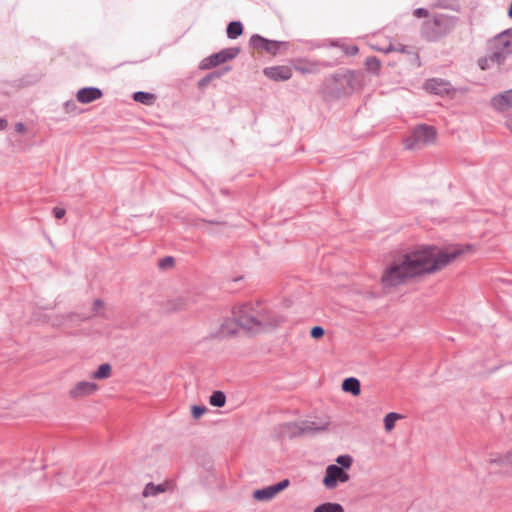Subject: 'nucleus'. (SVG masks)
Returning <instances> with one entry per match:
<instances>
[{
	"mask_svg": "<svg viewBox=\"0 0 512 512\" xmlns=\"http://www.w3.org/2000/svg\"><path fill=\"white\" fill-rule=\"evenodd\" d=\"M469 246L454 245L444 250L433 245H423L394 259L384 270L381 282L384 287H396L423 274L443 269L462 255Z\"/></svg>",
	"mask_w": 512,
	"mask_h": 512,
	"instance_id": "obj_1",
	"label": "nucleus"
},
{
	"mask_svg": "<svg viewBox=\"0 0 512 512\" xmlns=\"http://www.w3.org/2000/svg\"><path fill=\"white\" fill-rule=\"evenodd\" d=\"M233 315V319H226L221 324L218 331L219 337H230L237 332L238 328L251 333H259L276 328L283 321L282 318L271 316L268 312H255L251 305L235 308Z\"/></svg>",
	"mask_w": 512,
	"mask_h": 512,
	"instance_id": "obj_2",
	"label": "nucleus"
},
{
	"mask_svg": "<svg viewBox=\"0 0 512 512\" xmlns=\"http://www.w3.org/2000/svg\"><path fill=\"white\" fill-rule=\"evenodd\" d=\"M491 59L496 65L503 64L512 56V29L503 31L489 42Z\"/></svg>",
	"mask_w": 512,
	"mask_h": 512,
	"instance_id": "obj_3",
	"label": "nucleus"
},
{
	"mask_svg": "<svg viewBox=\"0 0 512 512\" xmlns=\"http://www.w3.org/2000/svg\"><path fill=\"white\" fill-rule=\"evenodd\" d=\"M327 425V423L317 425L313 421L287 422L279 424L276 430L280 437L294 438L323 431Z\"/></svg>",
	"mask_w": 512,
	"mask_h": 512,
	"instance_id": "obj_4",
	"label": "nucleus"
},
{
	"mask_svg": "<svg viewBox=\"0 0 512 512\" xmlns=\"http://www.w3.org/2000/svg\"><path fill=\"white\" fill-rule=\"evenodd\" d=\"M436 136L437 132L433 126L421 124L413 129L411 135L405 139L404 145L407 149H417L433 143Z\"/></svg>",
	"mask_w": 512,
	"mask_h": 512,
	"instance_id": "obj_5",
	"label": "nucleus"
},
{
	"mask_svg": "<svg viewBox=\"0 0 512 512\" xmlns=\"http://www.w3.org/2000/svg\"><path fill=\"white\" fill-rule=\"evenodd\" d=\"M447 32V18L444 15L435 16L423 23L422 33L430 41L438 39Z\"/></svg>",
	"mask_w": 512,
	"mask_h": 512,
	"instance_id": "obj_6",
	"label": "nucleus"
},
{
	"mask_svg": "<svg viewBox=\"0 0 512 512\" xmlns=\"http://www.w3.org/2000/svg\"><path fill=\"white\" fill-rule=\"evenodd\" d=\"M240 53V48L231 47L222 49L218 53H214L209 57L204 58L200 63V69L206 70L216 67L222 63L234 59Z\"/></svg>",
	"mask_w": 512,
	"mask_h": 512,
	"instance_id": "obj_7",
	"label": "nucleus"
},
{
	"mask_svg": "<svg viewBox=\"0 0 512 512\" xmlns=\"http://www.w3.org/2000/svg\"><path fill=\"white\" fill-rule=\"evenodd\" d=\"M350 476L341 467L336 464H330L326 467L325 475L323 478V485L326 489H335L338 483H345L349 481Z\"/></svg>",
	"mask_w": 512,
	"mask_h": 512,
	"instance_id": "obj_8",
	"label": "nucleus"
},
{
	"mask_svg": "<svg viewBox=\"0 0 512 512\" xmlns=\"http://www.w3.org/2000/svg\"><path fill=\"white\" fill-rule=\"evenodd\" d=\"M249 42L254 48L265 50L272 55H277L281 46H285L287 44L286 42L268 40L258 34L252 35Z\"/></svg>",
	"mask_w": 512,
	"mask_h": 512,
	"instance_id": "obj_9",
	"label": "nucleus"
},
{
	"mask_svg": "<svg viewBox=\"0 0 512 512\" xmlns=\"http://www.w3.org/2000/svg\"><path fill=\"white\" fill-rule=\"evenodd\" d=\"M97 390L98 385L96 383L89 381H79L69 390V397L72 399H77L92 395Z\"/></svg>",
	"mask_w": 512,
	"mask_h": 512,
	"instance_id": "obj_10",
	"label": "nucleus"
},
{
	"mask_svg": "<svg viewBox=\"0 0 512 512\" xmlns=\"http://www.w3.org/2000/svg\"><path fill=\"white\" fill-rule=\"evenodd\" d=\"M264 75L274 81H286L292 77V70L288 66L267 67L263 71Z\"/></svg>",
	"mask_w": 512,
	"mask_h": 512,
	"instance_id": "obj_11",
	"label": "nucleus"
},
{
	"mask_svg": "<svg viewBox=\"0 0 512 512\" xmlns=\"http://www.w3.org/2000/svg\"><path fill=\"white\" fill-rule=\"evenodd\" d=\"M424 88L433 94L443 95L450 91L451 85L445 80L432 78L425 82Z\"/></svg>",
	"mask_w": 512,
	"mask_h": 512,
	"instance_id": "obj_12",
	"label": "nucleus"
},
{
	"mask_svg": "<svg viewBox=\"0 0 512 512\" xmlns=\"http://www.w3.org/2000/svg\"><path fill=\"white\" fill-rule=\"evenodd\" d=\"M103 93L96 87H84L77 92L76 98L80 103L88 104L102 97Z\"/></svg>",
	"mask_w": 512,
	"mask_h": 512,
	"instance_id": "obj_13",
	"label": "nucleus"
},
{
	"mask_svg": "<svg viewBox=\"0 0 512 512\" xmlns=\"http://www.w3.org/2000/svg\"><path fill=\"white\" fill-rule=\"evenodd\" d=\"M491 104L497 111L512 108V89L494 96L491 100Z\"/></svg>",
	"mask_w": 512,
	"mask_h": 512,
	"instance_id": "obj_14",
	"label": "nucleus"
},
{
	"mask_svg": "<svg viewBox=\"0 0 512 512\" xmlns=\"http://www.w3.org/2000/svg\"><path fill=\"white\" fill-rule=\"evenodd\" d=\"M342 389L345 392H350L352 395L357 396L361 392L360 382L357 378H346L342 383Z\"/></svg>",
	"mask_w": 512,
	"mask_h": 512,
	"instance_id": "obj_15",
	"label": "nucleus"
},
{
	"mask_svg": "<svg viewBox=\"0 0 512 512\" xmlns=\"http://www.w3.org/2000/svg\"><path fill=\"white\" fill-rule=\"evenodd\" d=\"M276 496L272 485L264 487L262 489L255 490L253 492V498L257 501H269Z\"/></svg>",
	"mask_w": 512,
	"mask_h": 512,
	"instance_id": "obj_16",
	"label": "nucleus"
},
{
	"mask_svg": "<svg viewBox=\"0 0 512 512\" xmlns=\"http://www.w3.org/2000/svg\"><path fill=\"white\" fill-rule=\"evenodd\" d=\"M313 512H345L339 503L325 502L314 508Z\"/></svg>",
	"mask_w": 512,
	"mask_h": 512,
	"instance_id": "obj_17",
	"label": "nucleus"
},
{
	"mask_svg": "<svg viewBox=\"0 0 512 512\" xmlns=\"http://www.w3.org/2000/svg\"><path fill=\"white\" fill-rule=\"evenodd\" d=\"M226 32L229 39H236L243 33V25L240 21H232L228 24Z\"/></svg>",
	"mask_w": 512,
	"mask_h": 512,
	"instance_id": "obj_18",
	"label": "nucleus"
},
{
	"mask_svg": "<svg viewBox=\"0 0 512 512\" xmlns=\"http://www.w3.org/2000/svg\"><path fill=\"white\" fill-rule=\"evenodd\" d=\"M171 309L174 311H181L188 308L192 304V300L189 297H177L171 301Z\"/></svg>",
	"mask_w": 512,
	"mask_h": 512,
	"instance_id": "obj_19",
	"label": "nucleus"
},
{
	"mask_svg": "<svg viewBox=\"0 0 512 512\" xmlns=\"http://www.w3.org/2000/svg\"><path fill=\"white\" fill-rule=\"evenodd\" d=\"M111 370H112V368H111L110 364H108V363L101 364L98 367V369L95 372H93L91 377L93 379H99V380L107 379L111 375Z\"/></svg>",
	"mask_w": 512,
	"mask_h": 512,
	"instance_id": "obj_20",
	"label": "nucleus"
},
{
	"mask_svg": "<svg viewBox=\"0 0 512 512\" xmlns=\"http://www.w3.org/2000/svg\"><path fill=\"white\" fill-rule=\"evenodd\" d=\"M133 99L136 101V102H139V103H142V104H145V105H150L153 103L154 99H155V96L151 93H148V92H144V91H137L133 94Z\"/></svg>",
	"mask_w": 512,
	"mask_h": 512,
	"instance_id": "obj_21",
	"label": "nucleus"
},
{
	"mask_svg": "<svg viewBox=\"0 0 512 512\" xmlns=\"http://www.w3.org/2000/svg\"><path fill=\"white\" fill-rule=\"evenodd\" d=\"M209 403L214 407H223L226 403V396L222 391H214L209 398Z\"/></svg>",
	"mask_w": 512,
	"mask_h": 512,
	"instance_id": "obj_22",
	"label": "nucleus"
},
{
	"mask_svg": "<svg viewBox=\"0 0 512 512\" xmlns=\"http://www.w3.org/2000/svg\"><path fill=\"white\" fill-rule=\"evenodd\" d=\"M165 491V488L163 485H155L153 483H148L144 490H143V496L144 497H150V496H156L159 493H162Z\"/></svg>",
	"mask_w": 512,
	"mask_h": 512,
	"instance_id": "obj_23",
	"label": "nucleus"
},
{
	"mask_svg": "<svg viewBox=\"0 0 512 512\" xmlns=\"http://www.w3.org/2000/svg\"><path fill=\"white\" fill-rule=\"evenodd\" d=\"M402 418V415L398 414V413H395V412H390L388 413L385 417H384V427L386 429V431H391L394 426H395V422Z\"/></svg>",
	"mask_w": 512,
	"mask_h": 512,
	"instance_id": "obj_24",
	"label": "nucleus"
},
{
	"mask_svg": "<svg viewBox=\"0 0 512 512\" xmlns=\"http://www.w3.org/2000/svg\"><path fill=\"white\" fill-rule=\"evenodd\" d=\"M365 66L370 72L378 74L381 67V62L377 57L370 56L365 60Z\"/></svg>",
	"mask_w": 512,
	"mask_h": 512,
	"instance_id": "obj_25",
	"label": "nucleus"
},
{
	"mask_svg": "<svg viewBox=\"0 0 512 512\" xmlns=\"http://www.w3.org/2000/svg\"><path fill=\"white\" fill-rule=\"evenodd\" d=\"M336 465L344 469H349L353 463V458L350 455H339L336 458Z\"/></svg>",
	"mask_w": 512,
	"mask_h": 512,
	"instance_id": "obj_26",
	"label": "nucleus"
},
{
	"mask_svg": "<svg viewBox=\"0 0 512 512\" xmlns=\"http://www.w3.org/2000/svg\"><path fill=\"white\" fill-rule=\"evenodd\" d=\"M490 463L492 464H499V465H506V466H512V453H507L503 456H500L495 459H491Z\"/></svg>",
	"mask_w": 512,
	"mask_h": 512,
	"instance_id": "obj_27",
	"label": "nucleus"
},
{
	"mask_svg": "<svg viewBox=\"0 0 512 512\" xmlns=\"http://www.w3.org/2000/svg\"><path fill=\"white\" fill-rule=\"evenodd\" d=\"M221 75H222V73H220V72H217V71L212 72V73L206 75L205 77H203L202 79H200L198 85L200 88H203V87L207 86L208 83L212 79L219 78Z\"/></svg>",
	"mask_w": 512,
	"mask_h": 512,
	"instance_id": "obj_28",
	"label": "nucleus"
},
{
	"mask_svg": "<svg viewBox=\"0 0 512 512\" xmlns=\"http://www.w3.org/2000/svg\"><path fill=\"white\" fill-rule=\"evenodd\" d=\"M493 64L496 63L491 59V50H489L488 56L479 60V66L481 69L485 70L490 68Z\"/></svg>",
	"mask_w": 512,
	"mask_h": 512,
	"instance_id": "obj_29",
	"label": "nucleus"
},
{
	"mask_svg": "<svg viewBox=\"0 0 512 512\" xmlns=\"http://www.w3.org/2000/svg\"><path fill=\"white\" fill-rule=\"evenodd\" d=\"M174 265V258L171 256L164 257L158 263L159 268L166 269Z\"/></svg>",
	"mask_w": 512,
	"mask_h": 512,
	"instance_id": "obj_30",
	"label": "nucleus"
},
{
	"mask_svg": "<svg viewBox=\"0 0 512 512\" xmlns=\"http://www.w3.org/2000/svg\"><path fill=\"white\" fill-rule=\"evenodd\" d=\"M206 411H207V408L205 406H198V405L192 406V416L195 419H198L199 417H201Z\"/></svg>",
	"mask_w": 512,
	"mask_h": 512,
	"instance_id": "obj_31",
	"label": "nucleus"
},
{
	"mask_svg": "<svg viewBox=\"0 0 512 512\" xmlns=\"http://www.w3.org/2000/svg\"><path fill=\"white\" fill-rule=\"evenodd\" d=\"M290 482L288 479H283L282 481H280L279 483L275 484V485H272L273 488H274V491L276 493V495L283 491L285 488H287L289 486Z\"/></svg>",
	"mask_w": 512,
	"mask_h": 512,
	"instance_id": "obj_32",
	"label": "nucleus"
},
{
	"mask_svg": "<svg viewBox=\"0 0 512 512\" xmlns=\"http://www.w3.org/2000/svg\"><path fill=\"white\" fill-rule=\"evenodd\" d=\"M324 333H325V331H324L323 327H321V326H314L310 331V335L314 339H318V338L322 337L324 335Z\"/></svg>",
	"mask_w": 512,
	"mask_h": 512,
	"instance_id": "obj_33",
	"label": "nucleus"
},
{
	"mask_svg": "<svg viewBox=\"0 0 512 512\" xmlns=\"http://www.w3.org/2000/svg\"><path fill=\"white\" fill-rule=\"evenodd\" d=\"M53 213H54V216L57 218V219H62L65 214H66V211L64 208H60V207H55L53 209Z\"/></svg>",
	"mask_w": 512,
	"mask_h": 512,
	"instance_id": "obj_34",
	"label": "nucleus"
},
{
	"mask_svg": "<svg viewBox=\"0 0 512 512\" xmlns=\"http://www.w3.org/2000/svg\"><path fill=\"white\" fill-rule=\"evenodd\" d=\"M414 15L418 18L426 17L428 15V11L424 8H417L414 10Z\"/></svg>",
	"mask_w": 512,
	"mask_h": 512,
	"instance_id": "obj_35",
	"label": "nucleus"
},
{
	"mask_svg": "<svg viewBox=\"0 0 512 512\" xmlns=\"http://www.w3.org/2000/svg\"><path fill=\"white\" fill-rule=\"evenodd\" d=\"M250 305L253 307V309H254V311H255V312H261V313H262V312H267V310H259V306H256V308H255L252 304H250ZM268 313H270V315H271V316H275V317H280V318H282V319H283V321H282L280 324H282V323L285 321V318H284L283 316L277 315L276 313H274V312H272V311H268Z\"/></svg>",
	"mask_w": 512,
	"mask_h": 512,
	"instance_id": "obj_36",
	"label": "nucleus"
},
{
	"mask_svg": "<svg viewBox=\"0 0 512 512\" xmlns=\"http://www.w3.org/2000/svg\"><path fill=\"white\" fill-rule=\"evenodd\" d=\"M379 51H382L384 53H390L396 50V46L394 44H389L387 47L378 49Z\"/></svg>",
	"mask_w": 512,
	"mask_h": 512,
	"instance_id": "obj_37",
	"label": "nucleus"
},
{
	"mask_svg": "<svg viewBox=\"0 0 512 512\" xmlns=\"http://www.w3.org/2000/svg\"><path fill=\"white\" fill-rule=\"evenodd\" d=\"M395 46H396L395 51L401 52V53H409V48L407 46H404L402 44H397Z\"/></svg>",
	"mask_w": 512,
	"mask_h": 512,
	"instance_id": "obj_38",
	"label": "nucleus"
},
{
	"mask_svg": "<svg viewBox=\"0 0 512 512\" xmlns=\"http://www.w3.org/2000/svg\"><path fill=\"white\" fill-rule=\"evenodd\" d=\"M103 305H104L103 301H102V300H100V299H97V300H95V301H94V303H93V309H94L95 311H97V310H99L100 308H102V307H103Z\"/></svg>",
	"mask_w": 512,
	"mask_h": 512,
	"instance_id": "obj_39",
	"label": "nucleus"
},
{
	"mask_svg": "<svg viewBox=\"0 0 512 512\" xmlns=\"http://www.w3.org/2000/svg\"><path fill=\"white\" fill-rule=\"evenodd\" d=\"M15 129L17 132H23L25 130V125L23 123H17Z\"/></svg>",
	"mask_w": 512,
	"mask_h": 512,
	"instance_id": "obj_40",
	"label": "nucleus"
},
{
	"mask_svg": "<svg viewBox=\"0 0 512 512\" xmlns=\"http://www.w3.org/2000/svg\"><path fill=\"white\" fill-rule=\"evenodd\" d=\"M348 53L350 55H356L358 53V47L357 46L350 47L349 50H348Z\"/></svg>",
	"mask_w": 512,
	"mask_h": 512,
	"instance_id": "obj_41",
	"label": "nucleus"
},
{
	"mask_svg": "<svg viewBox=\"0 0 512 512\" xmlns=\"http://www.w3.org/2000/svg\"><path fill=\"white\" fill-rule=\"evenodd\" d=\"M506 127L509 129V131L512 133V117H509L506 120Z\"/></svg>",
	"mask_w": 512,
	"mask_h": 512,
	"instance_id": "obj_42",
	"label": "nucleus"
},
{
	"mask_svg": "<svg viewBox=\"0 0 512 512\" xmlns=\"http://www.w3.org/2000/svg\"><path fill=\"white\" fill-rule=\"evenodd\" d=\"M7 126V121L3 118H0V130H4Z\"/></svg>",
	"mask_w": 512,
	"mask_h": 512,
	"instance_id": "obj_43",
	"label": "nucleus"
},
{
	"mask_svg": "<svg viewBox=\"0 0 512 512\" xmlns=\"http://www.w3.org/2000/svg\"><path fill=\"white\" fill-rule=\"evenodd\" d=\"M353 79L350 78L349 80H347V84L350 85L352 88H354V85H353Z\"/></svg>",
	"mask_w": 512,
	"mask_h": 512,
	"instance_id": "obj_44",
	"label": "nucleus"
},
{
	"mask_svg": "<svg viewBox=\"0 0 512 512\" xmlns=\"http://www.w3.org/2000/svg\"><path fill=\"white\" fill-rule=\"evenodd\" d=\"M508 16L510 18H512V2H511V5H510V8H509V11H508Z\"/></svg>",
	"mask_w": 512,
	"mask_h": 512,
	"instance_id": "obj_45",
	"label": "nucleus"
},
{
	"mask_svg": "<svg viewBox=\"0 0 512 512\" xmlns=\"http://www.w3.org/2000/svg\"><path fill=\"white\" fill-rule=\"evenodd\" d=\"M62 484L65 485V486H68V487L73 485V483H70V482H63Z\"/></svg>",
	"mask_w": 512,
	"mask_h": 512,
	"instance_id": "obj_46",
	"label": "nucleus"
},
{
	"mask_svg": "<svg viewBox=\"0 0 512 512\" xmlns=\"http://www.w3.org/2000/svg\"><path fill=\"white\" fill-rule=\"evenodd\" d=\"M430 31H437V27H432Z\"/></svg>",
	"mask_w": 512,
	"mask_h": 512,
	"instance_id": "obj_47",
	"label": "nucleus"
}]
</instances>
